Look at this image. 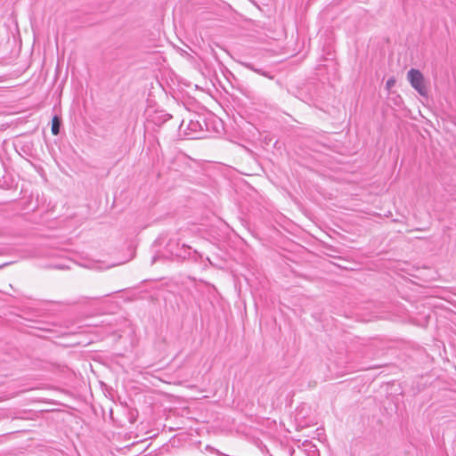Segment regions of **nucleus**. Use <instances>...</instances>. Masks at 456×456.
Returning a JSON list of instances; mask_svg holds the SVG:
<instances>
[{"mask_svg": "<svg viewBox=\"0 0 456 456\" xmlns=\"http://www.w3.org/2000/svg\"><path fill=\"white\" fill-rule=\"evenodd\" d=\"M407 78L411 86L421 95L427 96L428 90L425 86V79L422 73L416 69H411L407 73Z\"/></svg>", "mask_w": 456, "mask_h": 456, "instance_id": "1", "label": "nucleus"}, {"mask_svg": "<svg viewBox=\"0 0 456 456\" xmlns=\"http://www.w3.org/2000/svg\"><path fill=\"white\" fill-rule=\"evenodd\" d=\"M238 63L240 65H241L242 67L248 69H250L263 77H268L270 79H272L273 77L270 74V72L266 71V70H264L262 69H258V68H256L252 63L250 62H248V61H239Z\"/></svg>", "mask_w": 456, "mask_h": 456, "instance_id": "2", "label": "nucleus"}, {"mask_svg": "<svg viewBox=\"0 0 456 456\" xmlns=\"http://www.w3.org/2000/svg\"><path fill=\"white\" fill-rule=\"evenodd\" d=\"M61 125V120L58 116H54L52 119V126L51 131L53 135H57L60 134V127Z\"/></svg>", "mask_w": 456, "mask_h": 456, "instance_id": "3", "label": "nucleus"}, {"mask_svg": "<svg viewBox=\"0 0 456 456\" xmlns=\"http://www.w3.org/2000/svg\"><path fill=\"white\" fill-rule=\"evenodd\" d=\"M395 78L394 77L388 78L386 82L387 90H390L395 85Z\"/></svg>", "mask_w": 456, "mask_h": 456, "instance_id": "4", "label": "nucleus"}, {"mask_svg": "<svg viewBox=\"0 0 456 456\" xmlns=\"http://www.w3.org/2000/svg\"><path fill=\"white\" fill-rule=\"evenodd\" d=\"M216 452L218 454V455H222V456H227V455H224L223 453H221L219 451L216 450Z\"/></svg>", "mask_w": 456, "mask_h": 456, "instance_id": "5", "label": "nucleus"}]
</instances>
